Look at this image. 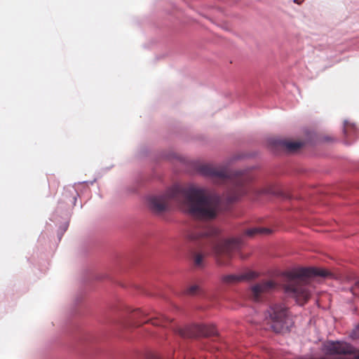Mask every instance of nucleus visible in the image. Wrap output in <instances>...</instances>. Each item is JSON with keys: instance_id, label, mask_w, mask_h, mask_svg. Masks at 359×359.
Listing matches in <instances>:
<instances>
[{"instance_id": "0eeeda50", "label": "nucleus", "mask_w": 359, "mask_h": 359, "mask_svg": "<svg viewBox=\"0 0 359 359\" xmlns=\"http://www.w3.org/2000/svg\"><path fill=\"white\" fill-rule=\"evenodd\" d=\"M145 359H201V357L196 358L195 353L187 350L184 347H180L177 350L173 351L170 354L160 355L156 352H148L146 354Z\"/></svg>"}, {"instance_id": "f257e3e1", "label": "nucleus", "mask_w": 359, "mask_h": 359, "mask_svg": "<svg viewBox=\"0 0 359 359\" xmlns=\"http://www.w3.org/2000/svg\"><path fill=\"white\" fill-rule=\"evenodd\" d=\"M177 203L184 212L197 219H210L216 217L219 198L207 189L196 187H173L163 195L149 198V207L156 214L168 210L169 203Z\"/></svg>"}, {"instance_id": "4468645a", "label": "nucleus", "mask_w": 359, "mask_h": 359, "mask_svg": "<svg viewBox=\"0 0 359 359\" xmlns=\"http://www.w3.org/2000/svg\"><path fill=\"white\" fill-rule=\"evenodd\" d=\"M271 230L266 228H252L248 229L245 233L249 236H253L255 234H269Z\"/></svg>"}, {"instance_id": "39448f33", "label": "nucleus", "mask_w": 359, "mask_h": 359, "mask_svg": "<svg viewBox=\"0 0 359 359\" xmlns=\"http://www.w3.org/2000/svg\"><path fill=\"white\" fill-rule=\"evenodd\" d=\"M265 320L276 333L288 332L292 325L287 309L283 304H272L265 313Z\"/></svg>"}, {"instance_id": "9b49d317", "label": "nucleus", "mask_w": 359, "mask_h": 359, "mask_svg": "<svg viewBox=\"0 0 359 359\" xmlns=\"http://www.w3.org/2000/svg\"><path fill=\"white\" fill-rule=\"evenodd\" d=\"M276 144L288 151H294L302 146V144L299 142H290L281 140L276 141Z\"/></svg>"}, {"instance_id": "9d476101", "label": "nucleus", "mask_w": 359, "mask_h": 359, "mask_svg": "<svg viewBox=\"0 0 359 359\" xmlns=\"http://www.w3.org/2000/svg\"><path fill=\"white\" fill-rule=\"evenodd\" d=\"M147 316V313L144 311H142L140 309H137L133 311L130 316V327H139L144 323L142 322V318Z\"/></svg>"}, {"instance_id": "6ab92c4d", "label": "nucleus", "mask_w": 359, "mask_h": 359, "mask_svg": "<svg viewBox=\"0 0 359 359\" xmlns=\"http://www.w3.org/2000/svg\"><path fill=\"white\" fill-rule=\"evenodd\" d=\"M269 192H270L269 190H264V191H263V193H269Z\"/></svg>"}, {"instance_id": "6e6552de", "label": "nucleus", "mask_w": 359, "mask_h": 359, "mask_svg": "<svg viewBox=\"0 0 359 359\" xmlns=\"http://www.w3.org/2000/svg\"><path fill=\"white\" fill-rule=\"evenodd\" d=\"M276 287L273 280H266L253 285L250 292V297L255 302L262 301L264 296Z\"/></svg>"}, {"instance_id": "f03ea898", "label": "nucleus", "mask_w": 359, "mask_h": 359, "mask_svg": "<svg viewBox=\"0 0 359 359\" xmlns=\"http://www.w3.org/2000/svg\"><path fill=\"white\" fill-rule=\"evenodd\" d=\"M185 239L193 246L203 250V252L195 250L191 252L196 266L203 265V257L209 250L214 252L220 265H225L227 262L224 259H230L241 245L240 239H222L217 229L208 226L189 229L185 234Z\"/></svg>"}, {"instance_id": "7ed1b4c3", "label": "nucleus", "mask_w": 359, "mask_h": 359, "mask_svg": "<svg viewBox=\"0 0 359 359\" xmlns=\"http://www.w3.org/2000/svg\"><path fill=\"white\" fill-rule=\"evenodd\" d=\"M330 273L319 268H299L283 273L284 288L285 292L296 302L304 305L311 296L309 280L313 277H327Z\"/></svg>"}, {"instance_id": "20e7f679", "label": "nucleus", "mask_w": 359, "mask_h": 359, "mask_svg": "<svg viewBox=\"0 0 359 359\" xmlns=\"http://www.w3.org/2000/svg\"><path fill=\"white\" fill-rule=\"evenodd\" d=\"M202 175L212 178L217 183H229L231 186L226 199L233 202L248 191L247 183L250 181L248 175L243 171L231 172L223 166L211 164L202 165L199 168Z\"/></svg>"}, {"instance_id": "2eb2a0df", "label": "nucleus", "mask_w": 359, "mask_h": 359, "mask_svg": "<svg viewBox=\"0 0 359 359\" xmlns=\"http://www.w3.org/2000/svg\"><path fill=\"white\" fill-rule=\"evenodd\" d=\"M199 290V287L198 285H191L189 287L187 288L186 292L188 294L194 295L196 294Z\"/></svg>"}, {"instance_id": "f8f14e48", "label": "nucleus", "mask_w": 359, "mask_h": 359, "mask_svg": "<svg viewBox=\"0 0 359 359\" xmlns=\"http://www.w3.org/2000/svg\"><path fill=\"white\" fill-rule=\"evenodd\" d=\"M171 322V320L168 318L165 317L161 314H158L157 316L154 318H150L149 320L145 323H150L154 325H161L165 326L166 324Z\"/></svg>"}, {"instance_id": "ddd939ff", "label": "nucleus", "mask_w": 359, "mask_h": 359, "mask_svg": "<svg viewBox=\"0 0 359 359\" xmlns=\"http://www.w3.org/2000/svg\"><path fill=\"white\" fill-rule=\"evenodd\" d=\"M356 127L354 124L351 123L347 121H344V133L347 137H351L352 134H355L356 133Z\"/></svg>"}, {"instance_id": "a211bd4d", "label": "nucleus", "mask_w": 359, "mask_h": 359, "mask_svg": "<svg viewBox=\"0 0 359 359\" xmlns=\"http://www.w3.org/2000/svg\"><path fill=\"white\" fill-rule=\"evenodd\" d=\"M355 287L359 289V281L355 283Z\"/></svg>"}, {"instance_id": "dca6fc26", "label": "nucleus", "mask_w": 359, "mask_h": 359, "mask_svg": "<svg viewBox=\"0 0 359 359\" xmlns=\"http://www.w3.org/2000/svg\"><path fill=\"white\" fill-rule=\"evenodd\" d=\"M294 3L300 4L302 3V0H294Z\"/></svg>"}, {"instance_id": "f3484780", "label": "nucleus", "mask_w": 359, "mask_h": 359, "mask_svg": "<svg viewBox=\"0 0 359 359\" xmlns=\"http://www.w3.org/2000/svg\"><path fill=\"white\" fill-rule=\"evenodd\" d=\"M352 359H359V354L355 355L354 357Z\"/></svg>"}, {"instance_id": "1a4fd4ad", "label": "nucleus", "mask_w": 359, "mask_h": 359, "mask_svg": "<svg viewBox=\"0 0 359 359\" xmlns=\"http://www.w3.org/2000/svg\"><path fill=\"white\" fill-rule=\"evenodd\" d=\"M256 277L255 273L249 271L243 274H229L222 277V281L226 285H233L243 280H250Z\"/></svg>"}, {"instance_id": "423d86ee", "label": "nucleus", "mask_w": 359, "mask_h": 359, "mask_svg": "<svg viewBox=\"0 0 359 359\" xmlns=\"http://www.w3.org/2000/svg\"><path fill=\"white\" fill-rule=\"evenodd\" d=\"M175 332L181 337L184 339H191L196 337H209L217 335V330L213 325L204 324H193L187 325L184 327H180L175 330Z\"/></svg>"}]
</instances>
